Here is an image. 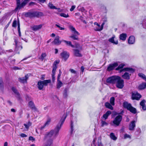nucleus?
Listing matches in <instances>:
<instances>
[{"label": "nucleus", "mask_w": 146, "mask_h": 146, "mask_svg": "<svg viewBox=\"0 0 146 146\" xmlns=\"http://www.w3.org/2000/svg\"><path fill=\"white\" fill-rule=\"evenodd\" d=\"M60 30H64L65 29V28L64 27H60L59 25L56 24L55 25Z\"/></svg>", "instance_id": "8fccbe9b"}, {"label": "nucleus", "mask_w": 146, "mask_h": 146, "mask_svg": "<svg viewBox=\"0 0 146 146\" xmlns=\"http://www.w3.org/2000/svg\"><path fill=\"white\" fill-rule=\"evenodd\" d=\"M124 137L125 138H129L130 137V136L127 134H125L124 135Z\"/></svg>", "instance_id": "052dcab7"}, {"label": "nucleus", "mask_w": 146, "mask_h": 146, "mask_svg": "<svg viewBox=\"0 0 146 146\" xmlns=\"http://www.w3.org/2000/svg\"><path fill=\"white\" fill-rule=\"evenodd\" d=\"M146 88V83H143L139 85L138 87L139 89L141 90L145 89Z\"/></svg>", "instance_id": "bb28decb"}, {"label": "nucleus", "mask_w": 146, "mask_h": 146, "mask_svg": "<svg viewBox=\"0 0 146 146\" xmlns=\"http://www.w3.org/2000/svg\"><path fill=\"white\" fill-rule=\"evenodd\" d=\"M27 16L32 18L35 17H39L43 15V13L40 12H34L32 13H28L26 15Z\"/></svg>", "instance_id": "423d86ee"}, {"label": "nucleus", "mask_w": 146, "mask_h": 146, "mask_svg": "<svg viewBox=\"0 0 146 146\" xmlns=\"http://www.w3.org/2000/svg\"><path fill=\"white\" fill-rule=\"evenodd\" d=\"M73 122L71 121V133H72V132L73 129Z\"/></svg>", "instance_id": "3c124183"}, {"label": "nucleus", "mask_w": 146, "mask_h": 146, "mask_svg": "<svg viewBox=\"0 0 146 146\" xmlns=\"http://www.w3.org/2000/svg\"><path fill=\"white\" fill-rule=\"evenodd\" d=\"M69 28L72 31V33L74 34L72 35L71 36H70V37L72 38L74 40H78V37L77 35H80V33L76 30L75 28L73 26H70Z\"/></svg>", "instance_id": "39448f33"}, {"label": "nucleus", "mask_w": 146, "mask_h": 146, "mask_svg": "<svg viewBox=\"0 0 146 146\" xmlns=\"http://www.w3.org/2000/svg\"><path fill=\"white\" fill-rule=\"evenodd\" d=\"M117 76H112L108 78L106 80L107 83L114 84L116 83Z\"/></svg>", "instance_id": "1a4fd4ad"}, {"label": "nucleus", "mask_w": 146, "mask_h": 146, "mask_svg": "<svg viewBox=\"0 0 146 146\" xmlns=\"http://www.w3.org/2000/svg\"><path fill=\"white\" fill-rule=\"evenodd\" d=\"M110 137L111 139L114 140H115L117 139V137L115 136L114 134L113 133H110Z\"/></svg>", "instance_id": "c9c22d12"}, {"label": "nucleus", "mask_w": 146, "mask_h": 146, "mask_svg": "<svg viewBox=\"0 0 146 146\" xmlns=\"http://www.w3.org/2000/svg\"><path fill=\"white\" fill-rule=\"evenodd\" d=\"M98 146H103V145L102 143L101 140L100 139H98Z\"/></svg>", "instance_id": "49530a36"}, {"label": "nucleus", "mask_w": 146, "mask_h": 146, "mask_svg": "<svg viewBox=\"0 0 146 146\" xmlns=\"http://www.w3.org/2000/svg\"><path fill=\"white\" fill-rule=\"evenodd\" d=\"M123 70L127 71L130 72L131 73H133L135 71V70L132 68H125L120 70V72H121Z\"/></svg>", "instance_id": "412c9836"}, {"label": "nucleus", "mask_w": 146, "mask_h": 146, "mask_svg": "<svg viewBox=\"0 0 146 146\" xmlns=\"http://www.w3.org/2000/svg\"><path fill=\"white\" fill-rule=\"evenodd\" d=\"M123 106L124 108H126L132 113L133 114L136 113L137 112L136 109L133 107L130 104L128 103L127 102H125L123 103Z\"/></svg>", "instance_id": "7ed1b4c3"}, {"label": "nucleus", "mask_w": 146, "mask_h": 146, "mask_svg": "<svg viewBox=\"0 0 146 146\" xmlns=\"http://www.w3.org/2000/svg\"><path fill=\"white\" fill-rule=\"evenodd\" d=\"M32 124L31 123L30 121H28L26 123L24 124V126H25L26 130H28L29 129V127H30Z\"/></svg>", "instance_id": "cd10ccee"}, {"label": "nucleus", "mask_w": 146, "mask_h": 146, "mask_svg": "<svg viewBox=\"0 0 146 146\" xmlns=\"http://www.w3.org/2000/svg\"><path fill=\"white\" fill-rule=\"evenodd\" d=\"M114 37H112L111 38H110L109 39V41L110 42H111L112 43L115 44H118V41H116V42H115L114 41Z\"/></svg>", "instance_id": "f704fd0d"}, {"label": "nucleus", "mask_w": 146, "mask_h": 146, "mask_svg": "<svg viewBox=\"0 0 146 146\" xmlns=\"http://www.w3.org/2000/svg\"><path fill=\"white\" fill-rule=\"evenodd\" d=\"M135 122L136 121H131L129 125V129L130 130H133L134 129V128L135 127Z\"/></svg>", "instance_id": "aec40b11"}, {"label": "nucleus", "mask_w": 146, "mask_h": 146, "mask_svg": "<svg viewBox=\"0 0 146 146\" xmlns=\"http://www.w3.org/2000/svg\"><path fill=\"white\" fill-rule=\"evenodd\" d=\"M70 71L71 73H73V74H75L76 73V71L73 69H70Z\"/></svg>", "instance_id": "4d7b16f0"}, {"label": "nucleus", "mask_w": 146, "mask_h": 146, "mask_svg": "<svg viewBox=\"0 0 146 146\" xmlns=\"http://www.w3.org/2000/svg\"><path fill=\"white\" fill-rule=\"evenodd\" d=\"M44 77H45L44 75H42L41 76V79L42 80H44V79H45Z\"/></svg>", "instance_id": "69168bd1"}, {"label": "nucleus", "mask_w": 146, "mask_h": 146, "mask_svg": "<svg viewBox=\"0 0 146 146\" xmlns=\"http://www.w3.org/2000/svg\"><path fill=\"white\" fill-rule=\"evenodd\" d=\"M46 56V54L45 53H42L41 55V57L40 58L42 60H43L44 58Z\"/></svg>", "instance_id": "c03bdc74"}, {"label": "nucleus", "mask_w": 146, "mask_h": 146, "mask_svg": "<svg viewBox=\"0 0 146 146\" xmlns=\"http://www.w3.org/2000/svg\"><path fill=\"white\" fill-rule=\"evenodd\" d=\"M20 136L22 137H27V135L24 133H21L20 135Z\"/></svg>", "instance_id": "864d4df0"}, {"label": "nucleus", "mask_w": 146, "mask_h": 146, "mask_svg": "<svg viewBox=\"0 0 146 146\" xmlns=\"http://www.w3.org/2000/svg\"><path fill=\"white\" fill-rule=\"evenodd\" d=\"M111 113V112L110 111H108L106 112L105 114L103 115V117L104 118L105 120L107 119L108 116L110 115Z\"/></svg>", "instance_id": "393cba45"}, {"label": "nucleus", "mask_w": 146, "mask_h": 146, "mask_svg": "<svg viewBox=\"0 0 146 146\" xmlns=\"http://www.w3.org/2000/svg\"><path fill=\"white\" fill-rule=\"evenodd\" d=\"M42 25H35L33 26L32 27V29L34 31H36L40 29L42 27Z\"/></svg>", "instance_id": "5701e85b"}, {"label": "nucleus", "mask_w": 146, "mask_h": 146, "mask_svg": "<svg viewBox=\"0 0 146 146\" xmlns=\"http://www.w3.org/2000/svg\"><path fill=\"white\" fill-rule=\"evenodd\" d=\"M131 75V74H129V73L128 72H125L122 76V77L125 79L129 80Z\"/></svg>", "instance_id": "6ab92c4d"}, {"label": "nucleus", "mask_w": 146, "mask_h": 146, "mask_svg": "<svg viewBox=\"0 0 146 146\" xmlns=\"http://www.w3.org/2000/svg\"><path fill=\"white\" fill-rule=\"evenodd\" d=\"M29 106L31 109L36 110V108L35 107L34 103L33 102L31 101L29 102Z\"/></svg>", "instance_id": "a878e982"}, {"label": "nucleus", "mask_w": 146, "mask_h": 146, "mask_svg": "<svg viewBox=\"0 0 146 146\" xmlns=\"http://www.w3.org/2000/svg\"><path fill=\"white\" fill-rule=\"evenodd\" d=\"M75 8V6L74 5H73L72 6L71 8L70 9V11H72Z\"/></svg>", "instance_id": "6e6d98bb"}, {"label": "nucleus", "mask_w": 146, "mask_h": 146, "mask_svg": "<svg viewBox=\"0 0 146 146\" xmlns=\"http://www.w3.org/2000/svg\"><path fill=\"white\" fill-rule=\"evenodd\" d=\"M18 31H20V24L19 21L18 22Z\"/></svg>", "instance_id": "5fc2aeb1"}, {"label": "nucleus", "mask_w": 146, "mask_h": 146, "mask_svg": "<svg viewBox=\"0 0 146 146\" xmlns=\"http://www.w3.org/2000/svg\"><path fill=\"white\" fill-rule=\"evenodd\" d=\"M50 119L48 120L45 123V125H48L49 123H50Z\"/></svg>", "instance_id": "e2e57ef3"}, {"label": "nucleus", "mask_w": 146, "mask_h": 146, "mask_svg": "<svg viewBox=\"0 0 146 146\" xmlns=\"http://www.w3.org/2000/svg\"><path fill=\"white\" fill-rule=\"evenodd\" d=\"M63 85L62 82L60 80H57L56 83V88L57 89H59Z\"/></svg>", "instance_id": "7c9ffc66"}, {"label": "nucleus", "mask_w": 146, "mask_h": 146, "mask_svg": "<svg viewBox=\"0 0 146 146\" xmlns=\"http://www.w3.org/2000/svg\"><path fill=\"white\" fill-rule=\"evenodd\" d=\"M36 3L35 2H31L29 3V5L31 6L35 4Z\"/></svg>", "instance_id": "680f3d73"}, {"label": "nucleus", "mask_w": 146, "mask_h": 146, "mask_svg": "<svg viewBox=\"0 0 146 146\" xmlns=\"http://www.w3.org/2000/svg\"><path fill=\"white\" fill-rule=\"evenodd\" d=\"M146 102V101L145 100H143L140 103V105L142 107V109L144 110H146V106L145 103Z\"/></svg>", "instance_id": "b1692460"}, {"label": "nucleus", "mask_w": 146, "mask_h": 146, "mask_svg": "<svg viewBox=\"0 0 146 146\" xmlns=\"http://www.w3.org/2000/svg\"><path fill=\"white\" fill-rule=\"evenodd\" d=\"M60 55L62 58L66 61L69 56V54L66 51H64L61 53Z\"/></svg>", "instance_id": "9b49d317"}, {"label": "nucleus", "mask_w": 146, "mask_h": 146, "mask_svg": "<svg viewBox=\"0 0 146 146\" xmlns=\"http://www.w3.org/2000/svg\"><path fill=\"white\" fill-rule=\"evenodd\" d=\"M124 66V65L122 64H121L120 65L118 68H116V70H119V69L122 68L123 66Z\"/></svg>", "instance_id": "09e8293b"}, {"label": "nucleus", "mask_w": 146, "mask_h": 146, "mask_svg": "<svg viewBox=\"0 0 146 146\" xmlns=\"http://www.w3.org/2000/svg\"><path fill=\"white\" fill-rule=\"evenodd\" d=\"M74 54L75 56L77 57H82V55L80 53V50L78 49H73Z\"/></svg>", "instance_id": "a211bd4d"}, {"label": "nucleus", "mask_w": 146, "mask_h": 146, "mask_svg": "<svg viewBox=\"0 0 146 146\" xmlns=\"http://www.w3.org/2000/svg\"><path fill=\"white\" fill-rule=\"evenodd\" d=\"M60 62L59 60H57L54 62L52 66V78L53 82H54L55 80V74L57 68V65Z\"/></svg>", "instance_id": "20e7f679"}, {"label": "nucleus", "mask_w": 146, "mask_h": 146, "mask_svg": "<svg viewBox=\"0 0 146 146\" xmlns=\"http://www.w3.org/2000/svg\"><path fill=\"white\" fill-rule=\"evenodd\" d=\"M15 42L16 44V48H15V50L17 51L19 50H21L22 48V46L19 43V44H18L17 41V40H15Z\"/></svg>", "instance_id": "dca6fc26"}, {"label": "nucleus", "mask_w": 146, "mask_h": 146, "mask_svg": "<svg viewBox=\"0 0 146 146\" xmlns=\"http://www.w3.org/2000/svg\"><path fill=\"white\" fill-rule=\"evenodd\" d=\"M94 24V25H98V27H95L94 29V30L96 31H100L103 29V26L104 24V23H103L101 26L96 22H95Z\"/></svg>", "instance_id": "2eb2a0df"}, {"label": "nucleus", "mask_w": 146, "mask_h": 146, "mask_svg": "<svg viewBox=\"0 0 146 146\" xmlns=\"http://www.w3.org/2000/svg\"><path fill=\"white\" fill-rule=\"evenodd\" d=\"M17 26V21L15 20L13 21V24L12 27H16Z\"/></svg>", "instance_id": "de8ad7c7"}, {"label": "nucleus", "mask_w": 146, "mask_h": 146, "mask_svg": "<svg viewBox=\"0 0 146 146\" xmlns=\"http://www.w3.org/2000/svg\"><path fill=\"white\" fill-rule=\"evenodd\" d=\"M7 102L9 103L10 105H12V102L9 100H8L7 101Z\"/></svg>", "instance_id": "0e129e2a"}, {"label": "nucleus", "mask_w": 146, "mask_h": 146, "mask_svg": "<svg viewBox=\"0 0 146 146\" xmlns=\"http://www.w3.org/2000/svg\"><path fill=\"white\" fill-rule=\"evenodd\" d=\"M118 66V64L117 63H114L113 64H110L107 68V70L110 71L114 69L115 68Z\"/></svg>", "instance_id": "4468645a"}, {"label": "nucleus", "mask_w": 146, "mask_h": 146, "mask_svg": "<svg viewBox=\"0 0 146 146\" xmlns=\"http://www.w3.org/2000/svg\"><path fill=\"white\" fill-rule=\"evenodd\" d=\"M135 40V37L133 36H131L128 39V42L129 44H133L134 43Z\"/></svg>", "instance_id": "4be33fe9"}, {"label": "nucleus", "mask_w": 146, "mask_h": 146, "mask_svg": "<svg viewBox=\"0 0 146 146\" xmlns=\"http://www.w3.org/2000/svg\"><path fill=\"white\" fill-rule=\"evenodd\" d=\"M63 96L64 98H66L67 96L66 91V90L65 91V92L63 94Z\"/></svg>", "instance_id": "13d9d810"}, {"label": "nucleus", "mask_w": 146, "mask_h": 146, "mask_svg": "<svg viewBox=\"0 0 146 146\" xmlns=\"http://www.w3.org/2000/svg\"><path fill=\"white\" fill-rule=\"evenodd\" d=\"M101 126L103 127L104 125H108V123L102 120L101 121Z\"/></svg>", "instance_id": "a18cd8bd"}, {"label": "nucleus", "mask_w": 146, "mask_h": 146, "mask_svg": "<svg viewBox=\"0 0 146 146\" xmlns=\"http://www.w3.org/2000/svg\"><path fill=\"white\" fill-rule=\"evenodd\" d=\"M13 69L14 70H17L19 69V68L15 66L13 68Z\"/></svg>", "instance_id": "774afa93"}, {"label": "nucleus", "mask_w": 146, "mask_h": 146, "mask_svg": "<svg viewBox=\"0 0 146 146\" xmlns=\"http://www.w3.org/2000/svg\"><path fill=\"white\" fill-rule=\"evenodd\" d=\"M141 96L137 92H134L132 93V98L133 100H139L141 98Z\"/></svg>", "instance_id": "9d476101"}, {"label": "nucleus", "mask_w": 146, "mask_h": 146, "mask_svg": "<svg viewBox=\"0 0 146 146\" xmlns=\"http://www.w3.org/2000/svg\"><path fill=\"white\" fill-rule=\"evenodd\" d=\"M51 82L50 80H45L43 81H39L37 83V86L38 88L40 90H43L44 86H46L48 85V83Z\"/></svg>", "instance_id": "f03ea898"}, {"label": "nucleus", "mask_w": 146, "mask_h": 146, "mask_svg": "<svg viewBox=\"0 0 146 146\" xmlns=\"http://www.w3.org/2000/svg\"><path fill=\"white\" fill-rule=\"evenodd\" d=\"M4 88V83L2 78H0V89L2 90Z\"/></svg>", "instance_id": "2f4dec72"}, {"label": "nucleus", "mask_w": 146, "mask_h": 146, "mask_svg": "<svg viewBox=\"0 0 146 146\" xmlns=\"http://www.w3.org/2000/svg\"><path fill=\"white\" fill-rule=\"evenodd\" d=\"M29 2L28 0H24L21 5L20 8L25 6Z\"/></svg>", "instance_id": "4c0bfd02"}, {"label": "nucleus", "mask_w": 146, "mask_h": 146, "mask_svg": "<svg viewBox=\"0 0 146 146\" xmlns=\"http://www.w3.org/2000/svg\"><path fill=\"white\" fill-rule=\"evenodd\" d=\"M12 90L16 94V97L19 100H21V99L20 95L15 88L13 87L12 88Z\"/></svg>", "instance_id": "ddd939ff"}, {"label": "nucleus", "mask_w": 146, "mask_h": 146, "mask_svg": "<svg viewBox=\"0 0 146 146\" xmlns=\"http://www.w3.org/2000/svg\"><path fill=\"white\" fill-rule=\"evenodd\" d=\"M138 76L146 81V76L145 75L142 73H139L138 74Z\"/></svg>", "instance_id": "a19ab883"}, {"label": "nucleus", "mask_w": 146, "mask_h": 146, "mask_svg": "<svg viewBox=\"0 0 146 146\" xmlns=\"http://www.w3.org/2000/svg\"><path fill=\"white\" fill-rule=\"evenodd\" d=\"M115 98L113 97H111L110 99V102L111 104L112 105H114Z\"/></svg>", "instance_id": "58836bf2"}, {"label": "nucleus", "mask_w": 146, "mask_h": 146, "mask_svg": "<svg viewBox=\"0 0 146 146\" xmlns=\"http://www.w3.org/2000/svg\"><path fill=\"white\" fill-rule=\"evenodd\" d=\"M84 68L83 66H82L81 67V70L82 72H83Z\"/></svg>", "instance_id": "338daca9"}, {"label": "nucleus", "mask_w": 146, "mask_h": 146, "mask_svg": "<svg viewBox=\"0 0 146 146\" xmlns=\"http://www.w3.org/2000/svg\"><path fill=\"white\" fill-rule=\"evenodd\" d=\"M74 47L80 50H82V47L78 43H76L75 44Z\"/></svg>", "instance_id": "79ce46f5"}, {"label": "nucleus", "mask_w": 146, "mask_h": 146, "mask_svg": "<svg viewBox=\"0 0 146 146\" xmlns=\"http://www.w3.org/2000/svg\"><path fill=\"white\" fill-rule=\"evenodd\" d=\"M48 6L51 9H57L55 6L53 5L52 3H49Z\"/></svg>", "instance_id": "ea45409f"}, {"label": "nucleus", "mask_w": 146, "mask_h": 146, "mask_svg": "<svg viewBox=\"0 0 146 146\" xmlns=\"http://www.w3.org/2000/svg\"><path fill=\"white\" fill-rule=\"evenodd\" d=\"M59 36H56L52 42L55 45H58L60 44L61 42L59 40Z\"/></svg>", "instance_id": "f3484780"}, {"label": "nucleus", "mask_w": 146, "mask_h": 146, "mask_svg": "<svg viewBox=\"0 0 146 146\" xmlns=\"http://www.w3.org/2000/svg\"><path fill=\"white\" fill-rule=\"evenodd\" d=\"M29 78L28 74L25 75L24 77H20L18 79V81L21 83L24 84L27 83V80Z\"/></svg>", "instance_id": "f8f14e48"}, {"label": "nucleus", "mask_w": 146, "mask_h": 146, "mask_svg": "<svg viewBox=\"0 0 146 146\" xmlns=\"http://www.w3.org/2000/svg\"><path fill=\"white\" fill-rule=\"evenodd\" d=\"M29 2L28 0H24L21 5L20 8L25 6Z\"/></svg>", "instance_id": "e433bc0d"}, {"label": "nucleus", "mask_w": 146, "mask_h": 146, "mask_svg": "<svg viewBox=\"0 0 146 146\" xmlns=\"http://www.w3.org/2000/svg\"><path fill=\"white\" fill-rule=\"evenodd\" d=\"M127 35L125 33H122L120 35L119 38L121 40L124 41L126 40Z\"/></svg>", "instance_id": "c85d7f7f"}, {"label": "nucleus", "mask_w": 146, "mask_h": 146, "mask_svg": "<svg viewBox=\"0 0 146 146\" xmlns=\"http://www.w3.org/2000/svg\"><path fill=\"white\" fill-rule=\"evenodd\" d=\"M29 140L31 141H35V139L33 137L30 136L29 137Z\"/></svg>", "instance_id": "603ef678"}, {"label": "nucleus", "mask_w": 146, "mask_h": 146, "mask_svg": "<svg viewBox=\"0 0 146 146\" xmlns=\"http://www.w3.org/2000/svg\"><path fill=\"white\" fill-rule=\"evenodd\" d=\"M122 119V116L120 115L117 116L113 121V125L116 126L119 125Z\"/></svg>", "instance_id": "6e6552de"}, {"label": "nucleus", "mask_w": 146, "mask_h": 146, "mask_svg": "<svg viewBox=\"0 0 146 146\" xmlns=\"http://www.w3.org/2000/svg\"><path fill=\"white\" fill-rule=\"evenodd\" d=\"M17 7L15 9V11L20 9L21 5L20 3V0H16Z\"/></svg>", "instance_id": "473e14b6"}, {"label": "nucleus", "mask_w": 146, "mask_h": 146, "mask_svg": "<svg viewBox=\"0 0 146 146\" xmlns=\"http://www.w3.org/2000/svg\"><path fill=\"white\" fill-rule=\"evenodd\" d=\"M66 117V116L65 115L63 119L62 118L61 119L60 121L58 123L54 130H52L45 134L44 140L47 141L46 146H50L52 143L53 139L58 135L59 131Z\"/></svg>", "instance_id": "f257e3e1"}, {"label": "nucleus", "mask_w": 146, "mask_h": 146, "mask_svg": "<svg viewBox=\"0 0 146 146\" xmlns=\"http://www.w3.org/2000/svg\"><path fill=\"white\" fill-rule=\"evenodd\" d=\"M61 74L60 73H59L57 76V80H60V79Z\"/></svg>", "instance_id": "bf43d9fd"}, {"label": "nucleus", "mask_w": 146, "mask_h": 146, "mask_svg": "<svg viewBox=\"0 0 146 146\" xmlns=\"http://www.w3.org/2000/svg\"><path fill=\"white\" fill-rule=\"evenodd\" d=\"M60 15L61 17H62L65 18H67L69 17V15L68 14H66L63 13H60Z\"/></svg>", "instance_id": "37998d69"}, {"label": "nucleus", "mask_w": 146, "mask_h": 146, "mask_svg": "<svg viewBox=\"0 0 146 146\" xmlns=\"http://www.w3.org/2000/svg\"><path fill=\"white\" fill-rule=\"evenodd\" d=\"M105 106L106 108H108L111 110H113V107L108 102H106L105 104Z\"/></svg>", "instance_id": "c756f323"}, {"label": "nucleus", "mask_w": 146, "mask_h": 146, "mask_svg": "<svg viewBox=\"0 0 146 146\" xmlns=\"http://www.w3.org/2000/svg\"><path fill=\"white\" fill-rule=\"evenodd\" d=\"M117 79L116 81V83H117L116 86L118 88H122L124 86V81L119 76H117Z\"/></svg>", "instance_id": "0eeeda50"}, {"label": "nucleus", "mask_w": 146, "mask_h": 146, "mask_svg": "<svg viewBox=\"0 0 146 146\" xmlns=\"http://www.w3.org/2000/svg\"><path fill=\"white\" fill-rule=\"evenodd\" d=\"M63 41L65 42L67 45L71 46L72 48H74V46L72 44V43L70 41L65 40H63Z\"/></svg>", "instance_id": "72a5a7b5"}]
</instances>
